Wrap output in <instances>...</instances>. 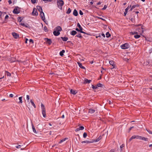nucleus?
Masks as SVG:
<instances>
[{"label": "nucleus", "instance_id": "f257e3e1", "mask_svg": "<svg viewBox=\"0 0 152 152\" xmlns=\"http://www.w3.org/2000/svg\"><path fill=\"white\" fill-rule=\"evenodd\" d=\"M57 3L58 7L61 10L62 9V6L64 4V1L62 0H58Z\"/></svg>", "mask_w": 152, "mask_h": 152}, {"label": "nucleus", "instance_id": "f03ea898", "mask_svg": "<svg viewBox=\"0 0 152 152\" xmlns=\"http://www.w3.org/2000/svg\"><path fill=\"white\" fill-rule=\"evenodd\" d=\"M41 107L42 110V113L44 117L45 118L46 117L45 109V106L42 103L41 104Z\"/></svg>", "mask_w": 152, "mask_h": 152}, {"label": "nucleus", "instance_id": "7ed1b4c3", "mask_svg": "<svg viewBox=\"0 0 152 152\" xmlns=\"http://www.w3.org/2000/svg\"><path fill=\"white\" fill-rule=\"evenodd\" d=\"M121 47L122 49H125L129 48V45L128 43H126L121 45Z\"/></svg>", "mask_w": 152, "mask_h": 152}, {"label": "nucleus", "instance_id": "20e7f679", "mask_svg": "<svg viewBox=\"0 0 152 152\" xmlns=\"http://www.w3.org/2000/svg\"><path fill=\"white\" fill-rule=\"evenodd\" d=\"M144 28L143 26H142L141 28H137L136 31H137L140 34H141L144 31Z\"/></svg>", "mask_w": 152, "mask_h": 152}, {"label": "nucleus", "instance_id": "39448f33", "mask_svg": "<svg viewBox=\"0 0 152 152\" xmlns=\"http://www.w3.org/2000/svg\"><path fill=\"white\" fill-rule=\"evenodd\" d=\"M32 14L33 15L37 16L38 15V13L37 12V9L35 8L33 9V12H32Z\"/></svg>", "mask_w": 152, "mask_h": 152}, {"label": "nucleus", "instance_id": "423d86ee", "mask_svg": "<svg viewBox=\"0 0 152 152\" xmlns=\"http://www.w3.org/2000/svg\"><path fill=\"white\" fill-rule=\"evenodd\" d=\"M44 40L46 41L47 43L49 45H51L52 43L51 40L50 39L48 38H45Z\"/></svg>", "mask_w": 152, "mask_h": 152}, {"label": "nucleus", "instance_id": "0eeeda50", "mask_svg": "<svg viewBox=\"0 0 152 152\" xmlns=\"http://www.w3.org/2000/svg\"><path fill=\"white\" fill-rule=\"evenodd\" d=\"M77 26L79 28L80 30V33H84V34H86L85 32L83 31V28H82V27L80 25L79 23H77Z\"/></svg>", "mask_w": 152, "mask_h": 152}, {"label": "nucleus", "instance_id": "6e6552de", "mask_svg": "<svg viewBox=\"0 0 152 152\" xmlns=\"http://www.w3.org/2000/svg\"><path fill=\"white\" fill-rule=\"evenodd\" d=\"M8 60L10 61V62H13L16 61L14 57H10L8 58Z\"/></svg>", "mask_w": 152, "mask_h": 152}, {"label": "nucleus", "instance_id": "1a4fd4ad", "mask_svg": "<svg viewBox=\"0 0 152 152\" xmlns=\"http://www.w3.org/2000/svg\"><path fill=\"white\" fill-rule=\"evenodd\" d=\"M19 11L18 10L17 7H15L13 11V12L15 14H18L19 13Z\"/></svg>", "mask_w": 152, "mask_h": 152}, {"label": "nucleus", "instance_id": "9d476101", "mask_svg": "<svg viewBox=\"0 0 152 152\" xmlns=\"http://www.w3.org/2000/svg\"><path fill=\"white\" fill-rule=\"evenodd\" d=\"M40 16L41 19L44 21L45 19V17L44 13L43 12H40Z\"/></svg>", "mask_w": 152, "mask_h": 152}, {"label": "nucleus", "instance_id": "9b49d317", "mask_svg": "<svg viewBox=\"0 0 152 152\" xmlns=\"http://www.w3.org/2000/svg\"><path fill=\"white\" fill-rule=\"evenodd\" d=\"M91 81V80H88L87 78H85L84 79L83 83L84 84H86V83H89Z\"/></svg>", "mask_w": 152, "mask_h": 152}, {"label": "nucleus", "instance_id": "f8f14e48", "mask_svg": "<svg viewBox=\"0 0 152 152\" xmlns=\"http://www.w3.org/2000/svg\"><path fill=\"white\" fill-rule=\"evenodd\" d=\"M109 63L110 65H112V66H113V67L111 68V69H112L113 68H115V65L114 64V61H109Z\"/></svg>", "mask_w": 152, "mask_h": 152}, {"label": "nucleus", "instance_id": "ddd939ff", "mask_svg": "<svg viewBox=\"0 0 152 152\" xmlns=\"http://www.w3.org/2000/svg\"><path fill=\"white\" fill-rule=\"evenodd\" d=\"M12 35L14 38L15 39H17L18 37H19V35L15 33H12Z\"/></svg>", "mask_w": 152, "mask_h": 152}, {"label": "nucleus", "instance_id": "4468645a", "mask_svg": "<svg viewBox=\"0 0 152 152\" xmlns=\"http://www.w3.org/2000/svg\"><path fill=\"white\" fill-rule=\"evenodd\" d=\"M131 6L130 5V6H128L125 9V11L124 13V16H126L128 12V10L129 9V8L131 7Z\"/></svg>", "mask_w": 152, "mask_h": 152}, {"label": "nucleus", "instance_id": "2eb2a0df", "mask_svg": "<svg viewBox=\"0 0 152 152\" xmlns=\"http://www.w3.org/2000/svg\"><path fill=\"white\" fill-rule=\"evenodd\" d=\"M53 34L55 36H58L60 34V32L57 31H54L53 32Z\"/></svg>", "mask_w": 152, "mask_h": 152}, {"label": "nucleus", "instance_id": "dca6fc26", "mask_svg": "<svg viewBox=\"0 0 152 152\" xmlns=\"http://www.w3.org/2000/svg\"><path fill=\"white\" fill-rule=\"evenodd\" d=\"M84 129V127L83 126H80L79 127L76 129L75 131L77 132L80 130H83Z\"/></svg>", "mask_w": 152, "mask_h": 152}, {"label": "nucleus", "instance_id": "f3484780", "mask_svg": "<svg viewBox=\"0 0 152 152\" xmlns=\"http://www.w3.org/2000/svg\"><path fill=\"white\" fill-rule=\"evenodd\" d=\"M101 139V136H99V137L98 138L96 139V140H92V141L93 142H96L99 141Z\"/></svg>", "mask_w": 152, "mask_h": 152}, {"label": "nucleus", "instance_id": "a211bd4d", "mask_svg": "<svg viewBox=\"0 0 152 152\" xmlns=\"http://www.w3.org/2000/svg\"><path fill=\"white\" fill-rule=\"evenodd\" d=\"M82 143H93V142L92 141V140L91 141H89V140H86V141H84L82 142Z\"/></svg>", "mask_w": 152, "mask_h": 152}, {"label": "nucleus", "instance_id": "6ab92c4d", "mask_svg": "<svg viewBox=\"0 0 152 152\" xmlns=\"http://www.w3.org/2000/svg\"><path fill=\"white\" fill-rule=\"evenodd\" d=\"M29 96L28 95H27L26 96V99L27 100H28V104L26 105L28 107V108H29V110H30L28 106H29V104H30V102H29Z\"/></svg>", "mask_w": 152, "mask_h": 152}, {"label": "nucleus", "instance_id": "aec40b11", "mask_svg": "<svg viewBox=\"0 0 152 152\" xmlns=\"http://www.w3.org/2000/svg\"><path fill=\"white\" fill-rule=\"evenodd\" d=\"M55 29L57 31H58L59 32L62 30V28L60 26H57L56 28Z\"/></svg>", "mask_w": 152, "mask_h": 152}, {"label": "nucleus", "instance_id": "412c9836", "mask_svg": "<svg viewBox=\"0 0 152 152\" xmlns=\"http://www.w3.org/2000/svg\"><path fill=\"white\" fill-rule=\"evenodd\" d=\"M78 14V13L76 9H75L73 12V15L75 16H77Z\"/></svg>", "mask_w": 152, "mask_h": 152}, {"label": "nucleus", "instance_id": "4be33fe9", "mask_svg": "<svg viewBox=\"0 0 152 152\" xmlns=\"http://www.w3.org/2000/svg\"><path fill=\"white\" fill-rule=\"evenodd\" d=\"M37 9L40 12H42V8L41 7L39 6H37Z\"/></svg>", "mask_w": 152, "mask_h": 152}, {"label": "nucleus", "instance_id": "5701e85b", "mask_svg": "<svg viewBox=\"0 0 152 152\" xmlns=\"http://www.w3.org/2000/svg\"><path fill=\"white\" fill-rule=\"evenodd\" d=\"M77 64L80 68L83 69H85V68L82 65L81 63H80V62H77Z\"/></svg>", "mask_w": 152, "mask_h": 152}, {"label": "nucleus", "instance_id": "b1692460", "mask_svg": "<svg viewBox=\"0 0 152 152\" xmlns=\"http://www.w3.org/2000/svg\"><path fill=\"white\" fill-rule=\"evenodd\" d=\"M95 110L92 109H90L89 110L88 113L91 114L94 113L95 112Z\"/></svg>", "mask_w": 152, "mask_h": 152}, {"label": "nucleus", "instance_id": "393cba45", "mask_svg": "<svg viewBox=\"0 0 152 152\" xmlns=\"http://www.w3.org/2000/svg\"><path fill=\"white\" fill-rule=\"evenodd\" d=\"M77 33V32L76 31L73 30L71 31V32L70 33V34L74 36Z\"/></svg>", "mask_w": 152, "mask_h": 152}, {"label": "nucleus", "instance_id": "a878e982", "mask_svg": "<svg viewBox=\"0 0 152 152\" xmlns=\"http://www.w3.org/2000/svg\"><path fill=\"white\" fill-rule=\"evenodd\" d=\"M70 92L71 94H75L77 93V92L75 90L73 89H71Z\"/></svg>", "mask_w": 152, "mask_h": 152}, {"label": "nucleus", "instance_id": "bb28decb", "mask_svg": "<svg viewBox=\"0 0 152 152\" xmlns=\"http://www.w3.org/2000/svg\"><path fill=\"white\" fill-rule=\"evenodd\" d=\"M61 38L64 41H66L68 39V38L67 37H61Z\"/></svg>", "mask_w": 152, "mask_h": 152}, {"label": "nucleus", "instance_id": "cd10ccee", "mask_svg": "<svg viewBox=\"0 0 152 152\" xmlns=\"http://www.w3.org/2000/svg\"><path fill=\"white\" fill-rule=\"evenodd\" d=\"M65 50H62L60 53V55L61 56H62L64 55V53L65 52Z\"/></svg>", "mask_w": 152, "mask_h": 152}, {"label": "nucleus", "instance_id": "c85d7f7f", "mask_svg": "<svg viewBox=\"0 0 152 152\" xmlns=\"http://www.w3.org/2000/svg\"><path fill=\"white\" fill-rule=\"evenodd\" d=\"M32 127L33 131L34 132V133H37V132L33 124L32 125Z\"/></svg>", "mask_w": 152, "mask_h": 152}, {"label": "nucleus", "instance_id": "c756f323", "mask_svg": "<svg viewBox=\"0 0 152 152\" xmlns=\"http://www.w3.org/2000/svg\"><path fill=\"white\" fill-rule=\"evenodd\" d=\"M141 140L145 141H148V138L144 137H142Z\"/></svg>", "mask_w": 152, "mask_h": 152}, {"label": "nucleus", "instance_id": "7c9ffc66", "mask_svg": "<svg viewBox=\"0 0 152 152\" xmlns=\"http://www.w3.org/2000/svg\"><path fill=\"white\" fill-rule=\"evenodd\" d=\"M75 37H78L80 38H82V36H81V35L79 33L77 35L75 36Z\"/></svg>", "mask_w": 152, "mask_h": 152}, {"label": "nucleus", "instance_id": "2f4dec72", "mask_svg": "<svg viewBox=\"0 0 152 152\" xmlns=\"http://www.w3.org/2000/svg\"><path fill=\"white\" fill-rule=\"evenodd\" d=\"M30 102L32 105L35 108L36 107V106L33 101H32V100H31Z\"/></svg>", "mask_w": 152, "mask_h": 152}, {"label": "nucleus", "instance_id": "473e14b6", "mask_svg": "<svg viewBox=\"0 0 152 152\" xmlns=\"http://www.w3.org/2000/svg\"><path fill=\"white\" fill-rule=\"evenodd\" d=\"M106 37L107 38L111 36V34L109 33L108 32L106 33Z\"/></svg>", "mask_w": 152, "mask_h": 152}, {"label": "nucleus", "instance_id": "72a5a7b5", "mask_svg": "<svg viewBox=\"0 0 152 152\" xmlns=\"http://www.w3.org/2000/svg\"><path fill=\"white\" fill-rule=\"evenodd\" d=\"M67 139H68L67 138H65L63 139L60 141L59 142V143H61L63 142L64 141H65Z\"/></svg>", "mask_w": 152, "mask_h": 152}, {"label": "nucleus", "instance_id": "f704fd0d", "mask_svg": "<svg viewBox=\"0 0 152 152\" xmlns=\"http://www.w3.org/2000/svg\"><path fill=\"white\" fill-rule=\"evenodd\" d=\"M71 12V10L70 8H69L67 10L66 13L67 14L70 13Z\"/></svg>", "mask_w": 152, "mask_h": 152}, {"label": "nucleus", "instance_id": "c9c22d12", "mask_svg": "<svg viewBox=\"0 0 152 152\" xmlns=\"http://www.w3.org/2000/svg\"><path fill=\"white\" fill-rule=\"evenodd\" d=\"M142 137L139 135H136V139L141 140Z\"/></svg>", "mask_w": 152, "mask_h": 152}, {"label": "nucleus", "instance_id": "e433bc0d", "mask_svg": "<svg viewBox=\"0 0 152 152\" xmlns=\"http://www.w3.org/2000/svg\"><path fill=\"white\" fill-rule=\"evenodd\" d=\"M140 36L139 35H136L134 36V37L136 39H137L140 38Z\"/></svg>", "mask_w": 152, "mask_h": 152}, {"label": "nucleus", "instance_id": "4c0bfd02", "mask_svg": "<svg viewBox=\"0 0 152 152\" xmlns=\"http://www.w3.org/2000/svg\"><path fill=\"white\" fill-rule=\"evenodd\" d=\"M22 97H20L19 98V99L20 100L19 102H18L19 103H22Z\"/></svg>", "mask_w": 152, "mask_h": 152}, {"label": "nucleus", "instance_id": "58836bf2", "mask_svg": "<svg viewBox=\"0 0 152 152\" xmlns=\"http://www.w3.org/2000/svg\"><path fill=\"white\" fill-rule=\"evenodd\" d=\"M96 86L97 87H101L102 86V84L101 83H99Z\"/></svg>", "mask_w": 152, "mask_h": 152}, {"label": "nucleus", "instance_id": "ea45409f", "mask_svg": "<svg viewBox=\"0 0 152 152\" xmlns=\"http://www.w3.org/2000/svg\"><path fill=\"white\" fill-rule=\"evenodd\" d=\"M139 6V5L138 4H137L135 5H134L133 6H132V8H133V9L134 8L136 7H138Z\"/></svg>", "mask_w": 152, "mask_h": 152}, {"label": "nucleus", "instance_id": "a19ab883", "mask_svg": "<svg viewBox=\"0 0 152 152\" xmlns=\"http://www.w3.org/2000/svg\"><path fill=\"white\" fill-rule=\"evenodd\" d=\"M87 135V134L86 132H84L83 134V137H84L85 138L86 137Z\"/></svg>", "mask_w": 152, "mask_h": 152}, {"label": "nucleus", "instance_id": "79ce46f5", "mask_svg": "<svg viewBox=\"0 0 152 152\" xmlns=\"http://www.w3.org/2000/svg\"><path fill=\"white\" fill-rule=\"evenodd\" d=\"M91 87L93 89H96V88H97V86H94V85H92Z\"/></svg>", "mask_w": 152, "mask_h": 152}, {"label": "nucleus", "instance_id": "37998d69", "mask_svg": "<svg viewBox=\"0 0 152 152\" xmlns=\"http://www.w3.org/2000/svg\"><path fill=\"white\" fill-rule=\"evenodd\" d=\"M37 0H31V1L32 3L34 4L36 2V1Z\"/></svg>", "mask_w": 152, "mask_h": 152}, {"label": "nucleus", "instance_id": "c03bdc74", "mask_svg": "<svg viewBox=\"0 0 152 152\" xmlns=\"http://www.w3.org/2000/svg\"><path fill=\"white\" fill-rule=\"evenodd\" d=\"M6 74H7V76H10L11 75V74L9 72H8L7 71H6Z\"/></svg>", "mask_w": 152, "mask_h": 152}, {"label": "nucleus", "instance_id": "a18cd8bd", "mask_svg": "<svg viewBox=\"0 0 152 152\" xmlns=\"http://www.w3.org/2000/svg\"><path fill=\"white\" fill-rule=\"evenodd\" d=\"M44 29L45 31V32H47L48 31V29L46 26H45L44 27Z\"/></svg>", "mask_w": 152, "mask_h": 152}, {"label": "nucleus", "instance_id": "49530a36", "mask_svg": "<svg viewBox=\"0 0 152 152\" xmlns=\"http://www.w3.org/2000/svg\"><path fill=\"white\" fill-rule=\"evenodd\" d=\"M107 7V6H106V5H104V7L102 9V10H105L106 9Z\"/></svg>", "mask_w": 152, "mask_h": 152}, {"label": "nucleus", "instance_id": "de8ad7c7", "mask_svg": "<svg viewBox=\"0 0 152 152\" xmlns=\"http://www.w3.org/2000/svg\"><path fill=\"white\" fill-rule=\"evenodd\" d=\"M19 18V19H18V21H19L20 22L22 21V18H21L20 17Z\"/></svg>", "mask_w": 152, "mask_h": 152}, {"label": "nucleus", "instance_id": "09e8293b", "mask_svg": "<svg viewBox=\"0 0 152 152\" xmlns=\"http://www.w3.org/2000/svg\"><path fill=\"white\" fill-rule=\"evenodd\" d=\"M79 13H80V15H83V12L81 10H80L79 11Z\"/></svg>", "mask_w": 152, "mask_h": 152}, {"label": "nucleus", "instance_id": "8fccbe9b", "mask_svg": "<svg viewBox=\"0 0 152 152\" xmlns=\"http://www.w3.org/2000/svg\"><path fill=\"white\" fill-rule=\"evenodd\" d=\"M16 148H20L21 147V145H18V146H15Z\"/></svg>", "mask_w": 152, "mask_h": 152}, {"label": "nucleus", "instance_id": "3c124183", "mask_svg": "<svg viewBox=\"0 0 152 152\" xmlns=\"http://www.w3.org/2000/svg\"><path fill=\"white\" fill-rule=\"evenodd\" d=\"M131 33L133 35V34H137V32H131Z\"/></svg>", "mask_w": 152, "mask_h": 152}, {"label": "nucleus", "instance_id": "603ef678", "mask_svg": "<svg viewBox=\"0 0 152 152\" xmlns=\"http://www.w3.org/2000/svg\"><path fill=\"white\" fill-rule=\"evenodd\" d=\"M131 137L132 139L136 138V135H133Z\"/></svg>", "mask_w": 152, "mask_h": 152}, {"label": "nucleus", "instance_id": "864d4df0", "mask_svg": "<svg viewBox=\"0 0 152 152\" xmlns=\"http://www.w3.org/2000/svg\"><path fill=\"white\" fill-rule=\"evenodd\" d=\"M29 42H31L32 43H34V41L32 39H30L29 40Z\"/></svg>", "mask_w": 152, "mask_h": 152}, {"label": "nucleus", "instance_id": "5fc2aeb1", "mask_svg": "<svg viewBox=\"0 0 152 152\" xmlns=\"http://www.w3.org/2000/svg\"><path fill=\"white\" fill-rule=\"evenodd\" d=\"M8 17H9V16H8V15H6L5 16V20H7V19L8 18Z\"/></svg>", "mask_w": 152, "mask_h": 152}, {"label": "nucleus", "instance_id": "6e6d98bb", "mask_svg": "<svg viewBox=\"0 0 152 152\" xmlns=\"http://www.w3.org/2000/svg\"><path fill=\"white\" fill-rule=\"evenodd\" d=\"M124 146V144H123L120 146V148L121 149Z\"/></svg>", "mask_w": 152, "mask_h": 152}, {"label": "nucleus", "instance_id": "4d7b16f0", "mask_svg": "<svg viewBox=\"0 0 152 152\" xmlns=\"http://www.w3.org/2000/svg\"><path fill=\"white\" fill-rule=\"evenodd\" d=\"M148 132L150 134H152V132L150 130H147Z\"/></svg>", "mask_w": 152, "mask_h": 152}, {"label": "nucleus", "instance_id": "13d9d810", "mask_svg": "<svg viewBox=\"0 0 152 152\" xmlns=\"http://www.w3.org/2000/svg\"><path fill=\"white\" fill-rule=\"evenodd\" d=\"M20 25L23 26H25L24 23L21 22V23H20Z\"/></svg>", "mask_w": 152, "mask_h": 152}, {"label": "nucleus", "instance_id": "bf43d9fd", "mask_svg": "<svg viewBox=\"0 0 152 152\" xmlns=\"http://www.w3.org/2000/svg\"><path fill=\"white\" fill-rule=\"evenodd\" d=\"M28 40V39L27 38H26L25 42L26 43H27V41Z\"/></svg>", "mask_w": 152, "mask_h": 152}, {"label": "nucleus", "instance_id": "052dcab7", "mask_svg": "<svg viewBox=\"0 0 152 152\" xmlns=\"http://www.w3.org/2000/svg\"><path fill=\"white\" fill-rule=\"evenodd\" d=\"M98 18H99V19H101V20H103L105 21V20L104 19H103V18H102L98 17Z\"/></svg>", "mask_w": 152, "mask_h": 152}, {"label": "nucleus", "instance_id": "680f3d73", "mask_svg": "<svg viewBox=\"0 0 152 152\" xmlns=\"http://www.w3.org/2000/svg\"><path fill=\"white\" fill-rule=\"evenodd\" d=\"M8 2L9 4H11L12 3V2L11 0H9V1H8Z\"/></svg>", "mask_w": 152, "mask_h": 152}, {"label": "nucleus", "instance_id": "e2e57ef3", "mask_svg": "<svg viewBox=\"0 0 152 152\" xmlns=\"http://www.w3.org/2000/svg\"><path fill=\"white\" fill-rule=\"evenodd\" d=\"M10 97H12L13 96V95L12 94H10Z\"/></svg>", "mask_w": 152, "mask_h": 152}, {"label": "nucleus", "instance_id": "0e129e2a", "mask_svg": "<svg viewBox=\"0 0 152 152\" xmlns=\"http://www.w3.org/2000/svg\"><path fill=\"white\" fill-rule=\"evenodd\" d=\"M76 30L77 31H78V32H80V29H79L78 28H77L76 29Z\"/></svg>", "mask_w": 152, "mask_h": 152}, {"label": "nucleus", "instance_id": "69168bd1", "mask_svg": "<svg viewBox=\"0 0 152 152\" xmlns=\"http://www.w3.org/2000/svg\"><path fill=\"white\" fill-rule=\"evenodd\" d=\"M141 26V24H138V25H135V26L136 27H138L139 26Z\"/></svg>", "mask_w": 152, "mask_h": 152}, {"label": "nucleus", "instance_id": "338daca9", "mask_svg": "<svg viewBox=\"0 0 152 152\" xmlns=\"http://www.w3.org/2000/svg\"><path fill=\"white\" fill-rule=\"evenodd\" d=\"M114 151H114V149H112L109 152H114Z\"/></svg>", "mask_w": 152, "mask_h": 152}, {"label": "nucleus", "instance_id": "774afa93", "mask_svg": "<svg viewBox=\"0 0 152 152\" xmlns=\"http://www.w3.org/2000/svg\"><path fill=\"white\" fill-rule=\"evenodd\" d=\"M101 4V2L100 1H99L97 4V5H99L100 4Z\"/></svg>", "mask_w": 152, "mask_h": 152}]
</instances>
